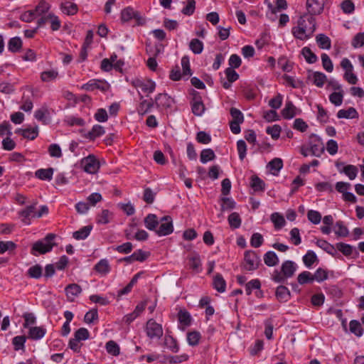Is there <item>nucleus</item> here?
I'll list each match as a JSON object with an SVG mask.
<instances>
[{
	"instance_id": "obj_28",
	"label": "nucleus",
	"mask_w": 364,
	"mask_h": 364,
	"mask_svg": "<svg viewBox=\"0 0 364 364\" xmlns=\"http://www.w3.org/2000/svg\"><path fill=\"white\" fill-rule=\"evenodd\" d=\"M46 333V329L43 326L31 327L28 331V338L32 340H40Z\"/></svg>"
},
{
	"instance_id": "obj_9",
	"label": "nucleus",
	"mask_w": 364,
	"mask_h": 364,
	"mask_svg": "<svg viewBox=\"0 0 364 364\" xmlns=\"http://www.w3.org/2000/svg\"><path fill=\"white\" fill-rule=\"evenodd\" d=\"M81 88L86 91L100 90L102 92H107L109 88V85L105 80L92 79L87 83L83 84Z\"/></svg>"
},
{
	"instance_id": "obj_35",
	"label": "nucleus",
	"mask_w": 364,
	"mask_h": 364,
	"mask_svg": "<svg viewBox=\"0 0 364 364\" xmlns=\"http://www.w3.org/2000/svg\"><path fill=\"white\" fill-rule=\"evenodd\" d=\"M64 123L69 127H84L85 121L83 118L74 115L66 116L63 119Z\"/></svg>"
},
{
	"instance_id": "obj_43",
	"label": "nucleus",
	"mask_w": 364,
	"mask_h": 364,
	"mask_svg": "<svg viewBox=\"0 0 364 364\" xmlns=\"http://www.w3.org/2000/svg\"><path fill=\"white\" fill-rule=\"evenodd\" d=\"M270 218L272 222L274 223V228L277 230H280L286 224V221L284 216L279 213H273L271 215Z\"/></svg>"
},
{
	"instance_id": "obj_45",
	"label": "nucleus",
	"mask_w": 364,
	"mask_h": 364,
	"mask_svg": "<svg viewBox=\"0 0 364 364\" xmlns=\"http://www.w3.org/2000/svg\"><path fill=\"white\" fill-rule=\"evenodd\" d=\"M228 223L232 229H237L241 226L242 219L237 212H233L228 218Z\"/></svg>"
},
{
	"instance_id": "obj_46",
	"label": "nucleus",
	"mask_w": 364,
	"mask_h": 364,
	"mask_svg": "<svg viewBox=\"0 0 364 364\" xmlns=\"http://www.w3.org/2000/svg\"><path fill=\"white\" fill-rule=\"evenodd\" d=\"M112 213L107 209H104L97 215L96 222L98 224L106 225L110 222Z\"/></svg>"
},
{
	"instance_id": "obj_38",
	"label": "nucleus",
	"mask_w": 364,
	"mask_h": 364,
	"mask_svg": "<svg viewBox=\"0 0 364 364\" xmlns=\"http://www.w3.org/2000/svg\"><path fill=\"white\" fill-rule=\"evenodd\" d=\"M189 267L192 270L200 272H201V260L200 255L198 253H195L194 255L188 257Z\"/></svg>"
},
{
	"instance_id": "obj_1",
	"label": "nucleus",
	"mask_w": 364,
	"mask_h": 364,
	"mask_svg": "<svg viewBox=\"0 0 364 364\" xmlns=\"http://www.w3.org/2000/svg\"><path fill=\"white\" fill-rule=\"evenodd\" d=\"M315 30V18L308 14H305L298 20V26L292 28V34L296 38L304 41L310 38Z\"/></svg>"
},
{
	"instance_id": "obj_32",
	"label": "nucleus",
	"mask_w": 364,
	"mask_h": 364,
	"mask_svg": "<svg viewBox=\"0 0 364 364\" xmlns=\"http://www.w3.org/2000/svg\"><path fill=\"white\" fill-rule=\"evenodd\" d=\"M358 112L353 107H350L347 109H340L337 112V117L339 119H358Z\"/></svg>"
},
{
	"instance_id": "obj_63",
	"label": "nucleus",
	"mask_w": 364,
	"mask_h": 364,
	"mask_svg": "<svg viewBox=\"0 0 364 364\" xmlns=\"http://www.w3.org/2000/svg\"><path fill=\"white\" fill-rule=\"evenodd\" d=\"M191 107L192 113L198 117L202 116L206 109L203 102L191 104Z\"/></svg>"
},
{
	"instance_id": "obj_10",
	"label": "nucleus",
	"mask_w": 364,
	"mask_h": 364,
	"mask_svg": "<svg viewBox=\"0 0 364 364\" xmlns=\"http://www.w3.org/2000/svg\"><path fill=\"white\" fill-rule=\"evenodd\" d=\"M173 103L174 100L167 93H159L155 97L154 104L159 110L169 109Z\"/></svg>"
},
{
	"instance_id": "obj_52",
	"label": "nucleus",
	"mask_w": 364,
	"mask_h": 364,
	"mask_svg": "<svg viewBox=\"0 0 364 364\" xmlns=\"http://www.w3.org/2000/svg\"><path fill=\"white\" fill-rule=\"evenodd\" d=\"M314 281L313 274L308 271H304L300 273L297 277V282L299 284L304 285L306 284L312 283Z\"/></svg>"
},
{
	"instance_id": "obj_7",
	"label": "nucleus",
	"mask_w": 364,
	"mask_h": 364,
	"mask_svg": "<svg viewBox=\"0 0 364 364\" xmlns=\"http://www.w3.org/2000/svg\"><path fill=\"white\" fill-rule=\"evenodd\" d=\"M81 165L86 173L91 174L96 173L100 167L99 161L92 154L82 159Z\"/></svg>"
},
{
	"instance_id": "obj_51",
	"label": "nucleus",
	"mask_w": 364,
	"mask_h": 364,
	"mask_svg": "<svg viewBox=\"0 0 364 364\" xmlns=\"http://www.w3.org/2000/svg\"><path fill=\"white\" fill-rule=\"evenodd\" d=\"M317 261H318L317 255L313 250H308L303 257L304 264L308 268H310Z\"/></svg>"
},
{
	"instance_id": "obj_55",
	"label": "nucleus",
	"mask_w": 364,
	"mask_h": 364,
	"mask_svg": "<svg viewBox=\"0 0 364 364\" xmlns=\"http://www.w3.org/2000/svg\"><path fill=\"white\" fill-rule=\"evenodd\" d=\"M189 48L194 54H200L203 50V43L198 38H193L190 41Z\"/></svg>"
},
{
	"instance_id": "obj_21",
	"label": "nucleus",
	"mask_w": 364,
	"mask_h": 364,
	"mask_svg": "<svg viewBox=\"0 0 364 364\" xmlns=\"http://www.w3.org/2000/svg\"><path fill=\"white\" fill-rule=\"evenodd\" d=\"M296 107L291 100H287L285 106L281 112L282 116L285 119H291L296 115Z\"/></svg>"
},
{
	"instance_id": "obj_59",
	"label": "nucleus",
	"mask_w": 364,
	"mask_h": 364,
	"mask_svg": "<svg viewBox=\"0 0 364 364\" xmlns=\"http://www.w3.org/2000/svg\"><path fill=\"white\" fill-rule=\"evenodd\" d=\"M343 100V91L333 92L329 95L330 102L335 106H340Z\"/></svg>"
},
{
	"instance_id": "obj_29",
	"label": "nucleus",
	"mask_w": 364,
	"mask_h": 364,
	"mask_svg": "<svg viewBox=\"0 0 364 364\" xmlns=\"http://www.w3.org/2000/svg\"><path fill=\"white\" fill-rule=\"evenodd\" d=\"M178 321L180 324L184 327H188L191 325L192 317L191 314L186 309H180L178 312Z\"/></svg>"
},
{
	"instance_id": "obj_16",
	"label": "nucleus",
	"mask_w": 364,
	"mask_h": 364,
	"mask_svg": "<svg viewBox=\"0 0 364 364\" xmlns=\"http://www.w3.org/2000/svg\"><path fill=\"white\" fill-rule=\"evenodd\" d=\"M163 346L173 353H178L180 349L177 339L168 333L164 336Z\"/></svg>"
},
{
	"instance_id": "obj_4",
	"label": "nucleus",
	"mask_w": 364,
	"mask_h": 364,
	"mask_svg": "<svg viewBox=\"0 0 364 364\" xmlns=\"http://www.w3.org/2000/svg\"><path fill=\"white\" fill-rule=\"evenodd\" d=\"M144 331L150 340H160L164 335L162 325L154 318H149L145 325Z\"/></svg>"
},
{
	"instance_id": "obj_24",
	"label": "nucleus",
	"mask_w": 364,
	"mask_h": 364,
	"mask_svg": "<svg viewBox=\"0 0 364 364\" xmlns=\"http://www.w3.org/2000/svg\"><path fill=\"white\" fill-rule=\"evenodd\" d=\"M250 186L255 192H264L265 190L264 181L257 175L250 177Z\"/></svg>"
},
{
	"instance_id": "obj_60",
	"label": "nucleus",
	"mask_w": 364,
	"mask_h": 364,
	"mask_svg": "<svg viewBox=\"0 0 364 364\" xmlns=\"http://www.w3.org/2000/svg\"><path fill=\"white\" fill-rule=\"evenodd\" d=\"M135 262H143L146 261L151 255L149 251H144L141 249L135 250L133 253Z\"/></svg>"
},
{
	"instance_id": "obj_26",
	"label": "nucleus",
	"mask_w": 364,
	"mask_h": 364,
	"mask_svg": "<svg viewBox=\"0 0 364 364\" xmlns=\"http://www.w3.org/2000/svg\"><path fill=\"white\" fill-rule=\"evenodd\" d=\"M213 287L217 291L220 293L225 291L226 281L221 274L217 273L214 276L213 279Z\"/></svg>"
},
{
	"instance_id": "obj_3",
	"label": "nucleus",
	"mask_w": 364,
	"mask_h": 364,
	"mask_svg": "<svg viewBox=\"0 0 364 364\" xmlns=\"http://www.w3.org/2000/svg\"><path fill=\"white\" fill-rule=\"evenodd\" d=\"M56 235L54 233H48L42 239L34 242L31 249V254L34 256L44 255L52 251L53 247L56 245L53 242Z\"/></svg>"
},
{
	"instance_id": "obj_6",
	"label": "nucleus",
	"mask_w": 364,
	"mask_h": 364,
	"mask_svg": "<svg viewBox=\"0 0 364 364\" xmlns=\"http://www.w3.org/2000/svg\"><path fill=\"white\" fill-rule=\"evenodd\" d=\"M121 21L123 23L129 22L134 19L135 24L142 26L145 23V19L140 15V13L134 10L133 8L128 6L121 11Z\"/></svg>"
},
{
	"instance_id": "obj_5",
	"label": "nucleus",
	"mask_w": 364,
	"mask_h": 364,
	"mask_svg": "<svg viewBox=\"0 0 364 364\" xmlns=\"http://www.w3.org/2000/svg\"><path fill=\"white\" fill-rule=\"evenodd\" d=\"M260 258L255 251L247 250L244 254V263L242 268L248 272H252L259 268Z\"/></svg>"
},
{
	"instance_id": "obj_8",
	"label": "nucleus",
	"mask_w": 364,
	"mask_h": 364,
	"mask_svg": "<svg viewBox=\"0 0 364 364\" xmlns=\"http://www.w3.org/2000/svg\"><path fill=\"white\" fill-rule=\"evenodd\" d=\"M309 149L312 155L320 157L324 151V146L319 136L312 134L309 137Z\"/></svg>"
},
{
	"instance_id": "obj_39",
	"label": "nucleus",
	"mask_w": 364,
	"mask_h": 364,
	"mask_svg": "<svg viewBox=\"0 0 364 364\" xmlns=\"http://www.w3.org/2000/svg\"><path fill=\"white\" fill-rule=\"evenodd\" d=\"M316 43L321 49L329 50L331 47V41L329 37L325 34L320 33L316 37Z\"/></svg>"
},
{
	"instance_id": "obj_61",
	"label": "nucleus",
	"mask_w": 364,
	"mask_h": 364,
	"mask_svg": "<svg viewBox=\"0 0 364 364\" xmlns=\"http://www.w3.org/2000/svg\"><path fill=\"white\" fill-rule=\"evenodd\" d=\"M314 281L322 282L328 279V272L326 269L321 267L318 268L313 274Z\"/></svg>"
},
{
	"instance_id": "obj_12",
	"label": "nucleus",
	"mask_w": 364,
	"mask_h": 364,
	"mask_svg": "<svg viewBox=\"0 0 364 364\" xmlns=\"http://www.w3.org/2000/svg\"><path fill=\"white\" fill-rule=\"evenodd\" d=\"M326 0H306V10L308 14L316 16L321 14L324 9Z\"/></svg>"
},
{
	"instance_id": "obj_49",
	"label": "nucleus",
	"mask_w": 364,
	"mask_h": 364,
	"mask_svg": "<svg viewBox=\"0 0 364 364\" xmlns=\"http://www.w3.org/2000/svg\"><path fill=\"white\" fill-rule=\"evenodd\" d=\"M301 53L306 61L309 64L315 63L318 60L316 55L309 47H304Z\"/></svg>"
},
{
	"instance_id": "obj_19",
	"label": "nucleus",
	"mask_w": 364,
	"mask_h": 364,
	"mask_svg": "<svg viewBox=\"0 0 364 364\" xmlns=\"http://www.w3.org/2000/svg\"><path fill=\"white\" fill-rule=\"evenodd\" d=\"M139 98L141 102L136 108L137 112L139 115H144L150 112L155 104L152 99L150 100H143L144 97L141 94H139Z\"/></svg>"
},
{
	"instance_id": "obj_11",
	"label": "nucleus",
	"mask_w": 364,
	"mask_h": 364,
	"mask_svg": "<svg viewBox=\"0 0 364 364\" xmlns=\"http://www.w3.org/2000/svg\"><path fill=\"white\" fill-rule=\"evenodd\" d=\"M38 202L36 201L31 205H27L24 209L20 210L18 214L21 218V222L25 225H30L32 218H36V209Z\"/></svg>"
},
{
	"instance_id": "obj_31",
	"label": "nucleus",
	"mask_w": 364,
	"mask_h": 364,
	"mask_svg": "<svg viewBox=\"0 0 364 364\" xmlns=\"http://www.w3.org/2000/svg\"><path fill=\"white\" fill-rule=\"evenodd\" d=\"M60 9L65 14L68 16H73L77 13L78 6L75 3L65 1L61 3Z\"/></svg>"
},
{
	"instance_id": "obj_15",
	"label": "nucleus",
	"mask_w": 364,
	"mask_h": 364,
	"mask_svg": "<svg viewBox=\"0 0 364 364\" xmlns=\"http://www.w3.org/2000/svg\"><path fill=\"white\" fill-rule=\"evenodd\" d=\"M34 117L43 124H48L51 122L50 113L47 106H42L34 112Z\"/></svg>"
},
{
	"instance_id": "obj_62",
	"label": "nucleus",
	"mask_w": 364,
	"mask_h": 364,
	"mask_svg": "<svg viewBox=\"0 0 364 364\" xmlns=\"http://www.w3.org/2000/svg\"><path fill=\"white\" fill-rule=\"evenodd\" d=\"M58 75V73L54 70L43 71L41 73V79L43 82H50L55 80Z\"/></svg>"
},
{
	"instance_id": "obj_18",
	"label": "nucleus",
	"mask_w": 364,
	"mask_h": 364,
	"mask_svg": "<svg viewBox=\"0 0 364 364\" xmlns=\"http://www.w3.org/2000/svg\"><path fill=\"white\" fill-rule=\"evenodd\" d=\"M135 87H139L144 92L148 94L152 93L156 89V83L151 80H148L146 82L137 80L133 82Z\"/></svg>"
},
{
	"instance_id": "obj_53",
	"label": "nucleus",
	"mask_w": 364,
	"mask_h": 364,
	"mask_svg": "<svg viewBox=\"0 0 364 364\" xmlns=\"http://www.w3.org/2000/svg\"><path fill=\"white\" fill-rule=\"evenodd\" d=\"M27 337L26 336H17L13 338L12 344L16 351L23 350Z\"/></svg>"
},
{
	"instance_id": "obj_48",
	"label": "nucleus",
	"mask_w": 364,
	"mask_h": 364,
	"mask_svg": "<svg viewBox=\"0 0 364 364\" xmlns=\"http://www.w3.org/2000/svg\"><path fill=\"white\" fill-rule=\"evenodd\" d=\"M17 245L13 241H1L0 240V254L9 252L12 254L16 249Z\"/></svg>"
},
{
	"instance_id": "obj_50",
	"label": "nucleus",
	"mask_w": 364,
	"mask_h": 364,
	"mask_svg": "<svg viewBox=\"0 0 364 364\" xmlns=\"http://www.w3.org/2000/svg\"><path fill=\"white\" fill-rule=\"evenodd\" d=\"M336 248L346 257L352 255L354 250L352 245L341 242L336 244Z\"/></svg>"
},
{
	"instance_id": "obj_40",
	"label": "nucleus",
	"mask_w": 364,
	"mask_h": 364,
	"mask_svg": "<svg viewBox=\"0 0 364 364\" xmlns=\"http://www.w3.org/2000/svg\"><path fill=\"white\" fill-rule=\"evenodd\" d=\"M201 334L198 331H188L186 335L187 342L191 346H196L199 344Z\"/></svg>"
},
{
	"instance_id": "obj_57",
	"label": "nucleus",
	"mask_w": 364,
	"mask_h": 364,
	"mask_svg": "<svg viewBox=\"0 0 364 364\" xmlns=\"http://www.w3.org/2000/svg\"><path fill=\"white\" fill-rule=\"evenodd\" d=\"M27 274L31 278L40 279L43 274V269L40 264H35L28 269Z\"/></svg>"
},
{
	"instance_id": "obj_44",
	"label": "nucleus",
	"mask_w": 364,
	"mask_h": 364,
	"mask_svg": "<svg viewBox=\"0 0 364 364\" xmlns=\"http://www.w3.org/2000/svg\"><path fill=\"white\" fill-rule=\"evenodd\" d=\"M267 167L272 174L277 175V173L283 168V161L280 158H274L268 163Z\"/></svg>"
},
{
	"instance_id": "obj_27",
	"label": "nucleus",
	"mask_w": 364,
	"mask_h": 364,
	"mask_svg": "<svg viewBox=\"0 0 364 364\" xmlns=\"http://www.w3.org/2000/svg\"><path fill=\"white\" fill-rule=\"evenodd\" d=\"M144 225L149 230H154L156 232V228L159 224V221L156 215L153 213L148 214L144 220Z\"/></svg>"
},
{
	"instance_id": "obj_41",
	"label": "nucleus",
	"mask_w": 364,
	"mask_h": 364,
	"mask_svg": "<svg viewBox=\"0 0 364 364\" xmlns=\"http://www.w3.org/2000/svg\"><path fill=\"white\" fill-rule=\"evenodd\" d=\"M349 331L357 337H361L364 329L361 323L357 320H351L349 323Z\"/></svg>"
},
{
	"instance_id": "obj_30",
	"label": "nucleus",
	"mask_w": 364,
	"mask_h": 364,
	"mask_svg": "<svg viewBox=\"0 0 364 364\" xmlns=\"http://www.w3.org/2000/svg\"><path fill=\"white\" fill-rule=\"evenodd\" d=\"M53 168H39L35 172V176L40 180L50 181L53 178Z\"/></svg>"
},
{
	"instance_id": "obj_36",
	"label": "nucleus",
	"mask_w": 364,
	"mask_h": 364,
	"mask_svg": "<svg viewBox=\"0 0 364 364\" xmlns=\"http://www.w3.org/2000/svg\"><path fill=\"white\" fill-rule=\"evenodd\" d=\"M264 264L268 267H274L279 264V259L274 251L267 252L263 257Z\"/></svg>"
},
{
	"instance_id": "obj_58",
	"label": "nucleus",
	"mask_w": 364,
	"mask_h": 364,
	"mask_svg": "<svg viewBox=\"0 0 364 364\" xmlns=\"http://www.w3.org/2000/svg\"><path fill=\"white\" fill-rule=\"evenodd\" d=\"M50 9V5L49 3L46 1H41L36 6L34 11L36 12L37 16H41L43 14H46L48 13L49 9Z\"/></svg>"
},
{
	"instance_id": "obj_17",
	"label": "nucleus",
	"mask_w": 364,
	"mask_h": 364,
	"mask_svg": "<svg viewBox=\"0 0 364 364\" xmlns=\"http://www.w3.org/2000/svg\"><path fill=\"white\" fill-rule=\"evenodd\" d=\"M16 134L21 135L23 138L34 140L38 136V127L36 125L34 127H28L25 129H17L15 132Z\"/></svg>"
},
{
	"instance_id": "obj_13",
	"label": "nucleus",
	"mask_w": 364,
	"mask_h": 364,
	"mask_svg": "<svg viewBox=\"0 0 364 364\" xmlns=\"http://www.w3.org/2000/svg\"><path fill=\"white\" fill-rule=\"evenodd\" d=\"M161 221L165 223H161L159 228L156 230V234L158 236H166L173 232V225L172 218L169 215H165L161 218Z\"/></svg>"
},
{
	"instance_id": "obj_22",
	"label": "nucleus",
	"mask_w": 364,
	"mask_h": 364,
	"mask_svg": "<svg viewBox=\"0 0 364 364\" xmlns=\"http://www.w3.org/2000/svg\"><path fill=\"white\" fill-rule=\"evenodd\" d=\"M65 291L68 300L70 301H73L75 297L78 296L82 292V288L77 284H70L65 287Z\"/></svg>"
},
{
	"instance_id": "obj_2",
	"label": "nucleus",
	"mask_w": 364,
	"mask_h": 364,
	"mask_svg": "<svg viewBox=\"0 0 364 364\" xmlns=\"http://www.w3.org/2000/svg\"><path fill=\"white\" fill-rule=\"evenodd\" d=\"M297 269V264L291 260H286L281 265V269H274L271 279L276 283H284L289 278L292 277Z\"/></svg>"
},
{
	"instance_id": "obj_34",
	"label": "nucleus",
	"mask_w": 364,
	"mask_h": 364,
	"mask_svg": "<svg viewBox=\"0 0 364 364\" xmlns=\"http://www.w3.org/2000/svg\"><path fill=\"white\" fill-rule=\"evenodd\" d=\"M316 245L324 250L328 254L335 257L337 254L336 247L325 240H318L316 242Z\"/></svg>"
},
{
	"instance_id": "obj_42",
	"label": "nucleus",
	"mask_w": 364,
	"mask_h": 364,
	"mask_svg": "<svg viewBox=\"0 0 364 364\" xmlns=\"http://www.w3.org/2000/svg\"><path fill=\"white\" fill-rule=\"evenodd\" d=\"M220 210L222 212L226 210H231L235 208L236 203L231 198L228 197H221L220 198Z\"/></svg>"
},
{
	"instance_id": "obj_23",
	"label": "nucleus",
	"mask_w": 364,
	"mask_h": 364,
	"mask_svg": "<svg viewBox=\"0 0 364 364\" xmlns=\"http://www.w3.org/2000/svg\"><path fill=\"white\" fill-rule=\"evenodd\" d=\"M105 133V129L100 124H95L90 131L84 135L85 138L90 141H95L97 138L102 136Z\"/></svg>"
},
{
	"instance_id": "obj_14",
	"label": "nucleus",
	"mask_w": 364,
	"mask_h": 364,
	"mask_svg": "<svg viewBox=\"0 0 364 364\" xmlns=\"http://www.w3.org/2000/svg\"><path fill=\"white\" fill-rule=\"evenodd\" d=\"M112 270L111 265L107 259H101L93 267V271L101 277L107 276Z\"/></svg>"
},
{
	"instance_id": "obj_20",
	"label": "nucleus",
	"mask_w": 364,
	"mask_h": 364,
	"mask_svg": "<svg viewBox=\"0 0 364 364\" xmlns=\"http://www.w3.org/2000/svg\"><path fill=\"white\" fill-rule=\"evenodd\" d=\"M275 296L281 303L287 302L291 299V292L287 287L279 285L276 289Z\"/></svg>"
},
{
	"instance_id": "obj_25",
	"label": "nucleus",
	"mask_w": 364,
	"mask_h": 364,
	"mask_svg": "<svg viewBox=\"0 0 364 364\" xmlns=\"http://www.w3.org/2000/svg\"><path fill=\"white\" fill-rule=\"evenodd\" d=\"M189 358L188 355L186 353H183L181 355H164V360L161 361L162 363H168V364H179L187 361Z\"/></svg>"
},
{
	"instance_id": "obj_64",
	"label": "nucleus",
	"mask_w": 364,
	"mask_h": 364,
	"mask_svg": "<svg viewBox=\"0 0 364 364\" xmlns=\"http://www.w3.org/2000/svg\"><path fill=\"white\" fill-rule=\"evenodd\" d=\"M270 41V36L267 33H262L259 36V38L256 40L255 45L257 49L261 50L265 46L269 44Z\"/></svg>"
},
{
	"instance_id": "obj_37",
	"label": "nucleus",
	"mask_w": 364,
	"mask_h": 364,
	"mask_svg": "<svg viewBox=\"0 0 364 364\" xmlns=\"http://www.w3.org/2000/svg\"><path fill=\"white\" fill-rule=\"evenodd\" d=\"M22 46L23 42L20 37H13L8 42V50L11 53H17L20 51Z\"/></svg>"
},
{
	"instance_id": "obj_54",
	"label": "nucleus",
	"mask_w": 364,
	"mask_h": 364,
	"mask_svg": "<svg viewBox=\"0 0 364 364\" xmlns=\"http://www.w3.org/2000/svg\"><path fill=\"white\" fill-rule=\"evenodd\" d=\"M215 158V152L211 149H203L200 152V160L201 163L205 164Z\"/></svg>"
},
{
	"instance_id": "obj_56",
	"label": "nucleus",
	"mask_w": 364,
	"mask_h": 364,
	"mask_svg": "<svg viewBox=\"0 0 364 364\" xmlns=\"http://www.w3.org/2000/svg\"><path fill=\"white\" fill-rule=\"evenodd\" d=\"M327 80L326 75L318 71L313 73V83L318 87H322Z\"/></svg>"
},
{
	"instance_id": "obj_33",
	"label": "nucleus",
	"mask_w": 364,
	"mask_h": 364,
	"mask_svg": "<svg viewBox=\"0 0 364 364\" xmlns=\"http://www.w3.org/2000/svg\"><path fill=\"white\" fill-rule=\"evenodd\" d=\"M92 230V225L84 226L73 233V237L77 240H85L90 234Z\"/></svg>"
},
{
	"instance_id": "obj_47",
	"label": "nucleus",
	"mask_w": 364,
	"mask_h": 364,
	"mask_svg": "<svg viewBox=\"0 0 364 364\" xmlns=\"http://www.w3.org/2000/svg\"><path fill=\"white\" fill-rule=\"evenodd\" d=\"M105 349L108 354L118 356L120 354L119 346L114 341L110 340L106 343Z\"/></svg>"
}]
</instances>
